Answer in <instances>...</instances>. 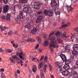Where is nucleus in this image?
I'll return each mask as SVG.
<instances>
[{
  "label": "nucleus",
  "mask_w": 78,
  "mask_h": 78,
  "mask_svg": "<svg viewBox=\"0 0 78 78\" xmlns=\"http://www.w3.org/2000/svg\"><path fill=\"white\" fill-rule=\"evenodd\" d=\"M70 58L72 60H74V57L73 55H71L70 57Z\"/></svg>",
  "instance_id": "obj_45"
},
{
  "label": "nucleus",
  "mask_w": 78,
  "mask_h": 78,
  "mask_svg": "<svg viewBox=\"0 0 78 78\" xmlns=\"http://www.w3.org/2000/svg\"><path fill=\"white\" fill-rule=\"evenodd\" d=\"M47 67V65H45L44 69V71L45 73H46V72Z\"/></svg>",
  "instance_id": "obj_35"
},
{
  "label": "nucleus",
  "mask_w": 78,
  "mask_h": 78,
  "mask_svg": "<svg viewBox=\"0 0 78 78\" xmlns=\"http://www.w3.org/2000/svg\"><path fill=\"white\" fill-rule=\"evenodd\" d=\"M11 42L12 44V45L14 47H15L16 45H15V44L14 43V41H11Z\"/></svg>",
  "instance_id": "obj_41"
},
{
  "label": "nucleus",
  "mask_w": 78,
  "mask_h": 78,
  "mask_svg": "<svg viewBox=\"0 0 78 78\" xmlns=\"http://www.w3.org/2000/svg\"><path fill=\"white\" fill-rule=\"evenodd\" d=\"M75 30L78 32V27H77L75 29Z\"/></svg>",
  "instance_id": "obj_58"
},
{
  "label": "nucleus",
  "mask_w": 78,
  "mask_h": 78,
  "mask_svg": "<svg viewBox=\"0 0 78 78\" xmlns=\"http://www.w3.org/2000/svg\"><path fill=\"white\" fill-rule=\"evenodd\" d=\"M5 51H6V52H8L9 53H11V52L12 51L10 49H9V50L6 49L5 50Z\"/></svg>",
  "instance_id": "obj_38"
},
{
  "label": "nucleus",
  "mask_w": 78,
  "mask_h": 78,
  "mask_svg": "<svg viewBox=\"0 0 78 78\" xmlns=\"http://www.w3.org/2000/svg\"><path fill=\"white\" fill-rule=\"evenodd\" d=\"M48 57L47 55H45L44 59V62H41L38 65V69H40L41 68L43 67L45 65V63H47L48 61Z\"/></svg>",
  "instance_id": "obj_2"
},
{
  "label": "nucleus",
  "mask_w": 78,
  "mask_h": 78,
  "mask_svg": "<svg viewBox=\"0 0 78 78\" xmlns=\"http://www.w3.org/2000/svg\"><path fill=\"white\" fill-rule=\"evenodd\" d=\"M36 40L34 39H31V41L34 42Z\"/></svg>",
  "instance_id": "obj_63"
},
{
  "label": "nucleus",
  "mask_w": 78,
  "mask_h": 78,
  "mask_svg": "<svg viewBox=\"0 0 78 78\" xmlns=\"http://www.w3.org/2000/svg\"><path fill=\"white\" fill-rule=\"evenodd\" d=\"M16 72L18 74H20V70L19 69L17 70H16Z\"/></svg>",
  "instance_id": "obj_52"
},
{
  "label": "nucleus",
  "mask_w": 78,
  "mask_h": 78,
  "mask_svg": "<svg viewBox=\"0 0 78 78\" xmlns=\"http://www.w3.org/2000/svg\"><path fill=\"white\" fill-rule=\"evenodd\" d=\"M63 68L64 69L68 71V70L70 69V66H69V64H66L64 65Z\"/></svg>",
  "instance_id": "obj_9"
},
{
  "label": "nucleus",
  "mask_w": 78,
  "mask_h": 78,
  "mask_svg": "<svg viewBox=\"0 0 78 78\" xmlns=\"http://www.w3.org/2000/svg\"><path fill=\"white\" fill-rule=\"evenodd\" d=\"M57 42L59 43H62V41L60 39L57 38Z\"/></svg>",
  "instance_id": "obj_31"
},
{
  "label": "nucleus",
  "mask_w": 78,
  "mask_h": 78,
  "mask_svg": "<svg viewBox=\"0 0 78 78\" xmlns=\"http://www.w3.org/2000/svg\"><path fill=\"white\" fill-rule=\"evenodd\" d=\"M71 73L72 76H75L76 75H77V73L76 71H74L73 70L71 71Z\"/></svg>",
  "instance_id": "obj_18"
},
{
  "label": "nucleus",
  "mask_w": 78,
  "mask_h": 78,
  "mask_svg": "<svg viewBox=\"0 0 78 78\" xmlns=\"http://www.w3.org/2000/svg\"><path fill=\"white\" fill-rule=\"evenodd\" d=\"M10 61L12 63H15V61L14 60V59L12 58H10Z\"/></svg>",
  "instance_id": "obj_33"
},
{
  "label": "nucleus",
  "mask_w": 78,
  "mask_h": 78,
  "mask_svg": "<svg viewBox=\"0 0 78 78\" xmlns=\"http://www.w3.org/2000/svg\"><path fill=\"white\" fill-rule=\"evenodd\" d=\"M73 48V50H76H76H78V45L75 44Z\"/></svg>",
  "instance_id": "obj_20"
},
{
  "label": "nucleus",
  "mask_w": 78,
  "mask_h": 78,
  "mask_svg": "<svg viewBox=\"0 0 78 78\" xmlns=\"http://www.w3.org/2000/svg\"><path fill=\"white\" fill-rule=\"evenodd\" d=\"M37 68L36 67V65H34L33 66V72L34 73H35L36 71L37 70Z\"/></svg>",
  "instance_id": "obj_24"
},
{
  "label": "nucleus",
  "mask_w": 78,
  "mask_h": 78,
  "mask_svg": "<svg viewBox=\"0 0 78 78\" xmlns=\"http://www.w3.org/2000/svg\"><path fill=\"white\" fill-rule=\"evenodd\" d=\"M44 18V16L43 15H40L37 18V20H36V22L37 23H40L42 20Z\"/></svg>",
  "instance_id": "obj_6"
},
{
  "label": "nucleus",
  "mask_w": 78,
  "mask_h": 78,
  "mask_svg": "<svg viewBox=\"0 0 78 78\" xmlns=\"http://www.w3.org/2000/svg\"><path fill=\"white\" fill-rule=\"evenodd\" d=\"M55 35L57 36H59V37H60V32L59 31H57L56 33L55 34Z\"/></svg>",
  "instance_id": "obj_34"
},
{
  "label": "nucleus",
  "mask_w": 78,
  "mask_h": 78,
  "mask_svg": "<svg viewBox=\"0 0 78 78\" xmlns=\"http://www.w3.org/2000/svg\"><path fill=\"white\" fill-rule=\"evenodd\" d=\"M22 55H23V53L22 52L20 53L19 57H20V56H21Z\"/></svg>",
  "instance_id": "obj_57"
},
{
  "label": "nucleus",
  "mask_w": 78,
  "mask_h": 78,
  "mask_svg": "<svg viewBox=\"0 0 78 78\" xmlns=\"http://www.w3.org/2000/svg\"><path fill=\"white\" fill-rule=\"evenodd\" d=\"M68 46H66V48L65 49V51H66L67 50H69V49L68 48Z\"/></svg>",
  "instance_id": "obj_48"
},
{
  "label": "nucleus",
  "mask_w": 78,
  "mask_h": 78,
  "mask_svg": "<svg viewBox=\"0 0 78 78\" xmlns=\"http://www.w3.org/2000/svg\"><path fill=\"white\" fill-rule=\"evenodd\" d=\"M10 7L8 5H6L4 7L3 12L5 13L8 12L9 10Z\"/></svg>",
  "instance_id": "obj_5"
},
{
  "label": "nucleus",
  "mask_w": 78,
  "mask_h": 78,
  "mask_svg": "<svg viewBox=\"0 0 78 78\" xmlns=\"http://www.w3.org/2000/svg\"><path fill=\"white\" fill-rule=\"evenodd\" d=\"M43 12L42 10H40L37 12V13L38 15L41 14Z\"/></svg>",
  "instance_id": "obj_40"
},
{
  "label": "nucleus",
  "mask_w": 78,
  "mask_h": 78,
  "mask_svg": "<svg viewBox=\"0 0 78 78\" xmlns=\"http://www.w3.org/2000/svg\"><path fill=\"white\" fill-rule=\"evenodd\" d=\"M72 53L73 55H76L78 54V52L76 51H73L72 52Z\"/></svg>",
  "instance_id": "obj_32"
},
{
  "label": "nucleus",
  "mask_w": 78,
  "mask_h": 78,
  "mask_svg": "<svg viewBox=\"0 0 78 78\" xmlns=\"http://www.w3.org/2000/svg\"><path fill=\"white\" fill-rule=\"evenodd\" d=\"M23 11H20L19 12V14L20 15V19H22L23 18Z\"/></svg>",
  "instance_id": "obj_15"
},
{
  "label": "nucleus",
  "mask_w": 78,
  "mask_h": 78,
  "mask_svg": "<svg viewBox=\"0 0 78 78\" xmlns=\"http://www.w3.org/2000/svg\"><path fill=\"white\" fill-rule=\"evenodd\" d=\"M63 59L64 60H63ZM63 59H62V61L64 62H66V61H67V59L66 58H63Z\"/></svg>",
  "instance_id": "obj_49"
},
{
  "label": "nucleus",
  "mask_w": 78,
  "mask_h": 78,
  "mask_svg": "<svg viewBox=\"0 0 78 78\" xmlns=\"http://www.w3.org/2000/svg\"><path fill=\"white\" fill-rule=\"evenodd\" d=\"M20 2L23 4H26L27 2V0H19Z\"/></svg>",
  "instance_id": "obj_16"
},
{
  "label": "nucleus",
  "mask_w": 78,
  "mask_h": 78,
  "mask_svg": "<svg viewBox=\"0 0 78 78\" xmlns=\"http://www.w3.org/2000/svg\"><path fill=\"white\" fill-rule=\"evenodd\" d=\"M67 10L68 12H69L70 11H72L73 9V8L72 7L71 5L67 6Z\"/></svg>",
  "instance_id": "obj_10"
},
{
  "label": "nucleus",
  "mask_w": 78,
  "mask_h": 78,
  "mask_svg": "<svg viewBox=\"0 0 78 78\" xmlns=\"http://www.w3.org/2000/svg\"><path fill=\"white\" fill-rule=\"evenodd\" d=\"M15 58H16V61L19 60V58H18V57L16 55H15Z\"/></svg>",
  "instance_id": "obj_54"
},
{
  "label": "nucleus",
  "mask_w": 78,
  "mask_h": 78,
  "mask_svg": "<svg viewBox=\"0 0 78 78\" xmlns=\"http://www.w3.org/2000/svg\"><path fill=\"white\" fill-rule=\"evenodd\" d=\"M62 75L64 76H68L70 74V72L68 70H66L63 71L62 73Z\"/></svg>",
  "instance_id": "obj_8"
},
{
  "label": "nucleus",
  "mask_w": 78,
  "mask_h": 78,
  "mask_svg": "<svg viewBox=\"0 0 78 78\" xmlns=\"http://www.w3.org/2000/svg\"><path fill=\"white\" fill-rule=\"evenodd\" d=\"M37 40L39 41L40 43H41L42 42L41 41V38L39 36H37Z\"/></svg>",
  "instance_id": "obj_27"
},
{
  "label": "nucleus",
  "mask_w": 78,
  "mask_h": 78,
  "mask_svg": "<svg viewBox=\"0 0 78 78\" xmlns=\"http://www.w3.org/2000/svg\"><path fill=\"white\" fill-rule=\"evenodd\" d=\"M12 31H10L9 32V33H8V34L9 35H12Z\"/></svg>",
  "instance_id": "obj_50"
},
{
  "label": "nucleus",
  "mask_w": 78,
  "mask_h": 78,
  "mask_svg": "<svg viewBox=\"0 0 78 78\" xmlns=\"http://www.w3.org/2000/svg\"><path fill=\"white\" fill-rule=\"evenodd\" d=\"M42 4V3H40L39 2H34V6L36 9L39 10L40 8V6Z\"/></svg>",
  "instance_id": "obj_3"
},
{
  "label": "nucleus",
  "mask_w": 78,
  "mask_h": 78,
  "mask_svg": "<svg viewBox=\"0 0 78 78\" xmlns=\"http://www.w3.org/2000/svg\"><path fill=\"white\" fill-rule=\"evenodd\" d=\"M54 34L55 32H51L49 36V38H50V40H51V42L52 43L51 44H56L57 42L56 41L54 40L55 37L51 36Z\"/></svg>",
  "instance_id": "obj_1"
},
{
  "label": "nucleus",
  "mask_w": 78,
  "mask_h": 78,
  "mask_svg": "<svg viewBox=\"0 0 78 78\" xmlns=\"http://www.w3.org/2000/svg\"><path fill=\"white\" fill-rule=\"evenodd\" d=\"M11 14L9 13L7 14L6 16V20L7 21H9L10 20L11 18Z\"/></svg>",
  "instance_id": "obj_17"
},
{
  "label": "nucleus",
  "mask_w": 78,
  "mask_h": 78,
  "mask_svg": "<svg viewBox=\"0 0 78 78\" xmlns=\"http://www.w3.org/2000/svg\"><path fill=\"white\" fill-rule=\"evenodd\" d=\"M54 15V13L53 11L51 9H50L49 10V13L48 14V15L49 16L51 17L53 16Z\"/></svg>",
  "instance_id": "obj_12"
},
{
  "label": "nucleus",
  "mask_w": 78,
  "mask_h": 78,
  "mask_svg": "<svg viewBox=\"0 0 78 78\" xmlns=\"http://www.w3.org/2000/svg\"><path fill=\"white\" fill-rule=\"evenodd\" d=\"M2 7H0V14L1 13V12L2 11Z\"/></svg>",
  "instance_id": "obj_59"
},
{
  "label": "nucleus",
  "mask_w": 78,
  "mask_h": 78,
  "mask_svg": "<svg viewBox=\"0 0 78 78\" xmlns=\"http://www.w3.org/2000/svg\"><path fill=\"white\" fill-rule=\"evenodd\" d=\"M25 13L26 14L28 13V14H30L31 13V10H28L27 11L25 12Z\"/></svg>",
  "instance_id": "obj_36"
},
{
  "label": "nucleus",
  "mask_w": 78,
  "mask_h": 78,
  "mask_svg": "<svg viewBox=\"0 0 78 78\" xmlns=\"http://www.w3.org/2000/svg\"><path fill=\"white\" fill-rule=\"evenodd\" d=\"M16 21L17 23H20V20H19V19H17L16 20Z\"/></svg>",
  "instance_id": "obj_46"
},
{
  "label": "nucleus",
  "mask_w": 78,
  "mask_h": 78,
  "mask_svg": "<svg viewBox=\"0 0 78 78\" xmlns=\"http://www.w3.org/2000/svg\"><path fill=\"white\" fill-rule=\"evenodd\" d=\"M44 56L42 55L41 57V58L40 60V61L41 62L42 60L44 59Z\"/></svg>",
  "instance_id": "obj_43"
},
{
  "label": "nucleus",
  "mask_w": 78,
  "mask_h": 78,
  "mask_svg": "<svg viewBox=\"0 0 78 78\" xmlns=\"http://www.w3.org/2000/svg\"><path fill=\"white\" fill-rule=\"evenodd\" d=\"M58 9H55V12L56 14L59 15L60 14V12L59 11H58Z\"/></svg>",
  "instance_id": "obj_22"
},
{
  "label": "nucleus",
  "mask_w": 78,
  "mask_h": 78,
  "mask_svg": "<svg viewBox=\"0 0 78 78\" xmlns=\"http://www.w3.org/2000/svg\"><path fill=\"white\" fill-rule=\"evenodd\" d=\"M51 6H52V7L54 8L55 7L58 5V4L55 0H52L51 1Z\"/></svg>",
  "instance_id": "obj_7"
},
{
  "label": "nucleus",
  "mask_w": 78,
  "mask_h": 78,
  "mask_svg": "<svg viewBox=\"0 0 78 78\" xmlns=\"http://www.w3.org/2000/svg\"><path fill=\"white\" fill-rule=\"evenodd\" d=\"M38 30V28L37 27L34 28L33 30L31 31V33L32 34H35L37 32V31Z\"/></svg>",
  "instance_id": "obj_14"
},
{
  "label": "nucleus",
  "mask_w": 78,
  "mask_h": 78,
  "mask_svg": "<svg viewBox=\"0 0 78 78\" xmlns=\"http://www.w3.org/2000/svg\"><path fill=\"white\" fill-rule=\"evenodd\" d=\"M29 8L28 7H24L23 9V11H25V12H27L29 10Z\"/></svg>",
  "instance_id": "obj_26"
},
{
  "label": "nucleus",
  "mask_w": 78,
  "mask_h": 78,
  "mask_svg": "<svg viewBox=\"0 0 78 78\" xmlns=\"http://www.w3.org/2000/svg\"><path fill=\"white\" fill-rule=\"evenodd\" d=\"M65 22H66L65 21H63L62 22V25H64V24H65Z\"/></svg>",
  "instance_id": "obj_56"
},
{
  "label": "nucleus",
  "mask_w": 78,
  "mask_h": 78,
  "mask_svg": "<svg viewBox=\"0 0 78 78\" xmlns=\"http://www.w3.org/2000/svg\"><path fill=\"white\" fill-rule=\"evenodd\" d=\"M44 13L46 15V16H48V13H49V10L48 11L47 9H45L44 10Z\"/></svg>",
  "instance_id": "obj_21"
},
{
  "label": "nucleus",
  "mask_w": 78,
  "mask_h": 78,
  "mask_svg": "<svg viewBox=\"0 0 78 78\" xmlns=\"http://www.w3.org/2000/svg\"><path fill=\"white\" fill-rule=\"evenodd\" d=\"M71 62V61L70 59L68 60V61L67 60L66 63V64H69Z\"/></svg>",
  "instance_id": "obj_30"
},
{
  "label": "nucleus",
  "mask_w": 78,
  "mask_h": 78,
  "mask_svg": "<svg viewBox=\"0 0 78 78\" xmlns=\"http://www.w3.org/2000/svg\"><path fill=\"white\" fill-rule=\"evenodd\" d=\"M48 43L46 41H45L43 43V45L44 46H48Z\"/></svg>",
  "instance_id": "obj_28"
},
{
  "label": "nucleus",
  "mask_w": 78,
  "mask_h": 78,
  "mask_svg": "<svg viewBox=\"0 0 78 78\" xmlns=\"http://www.w3.org/2000/svg\"><path fill=\"white\" fill-rule=\"evenodd\" d=\"M20 57L21 59L23 60H24V58L23 57V56H20Z\"/></svg>",
  "instance_id": "obj_60"
},
{
  "label": "nucleus",
  "mask_w": 78,
  "mask_h": 78,
  "mask_svg": "<svg viewBox=\"0 0 78 78\" xmlns=\"http://www.w3.org/2000/svg\"><path fill=\"white\" fill-rule=\"evenodd\" d=\"M38 51H39V52H41V51H42V50L41 49H39L38 50Z\"/></svg>",
  "instance_id": "obj_61"
},
{
  "label": "nucleus",
  "mask_w": 78,
  "mask_h": 78,
  "mask_svg": "<svg viewBox=\"0 0 78 78\" xmlns=\"http://www.w3.org/2000/svg\"><path fill=\"white\" fill-rule=\"evenodd\" d=\"M49 47L51 48L50 49H51V53H52L53 52V50L52 48L53 47V48H58V46L57 45L55 44H51L50 45H49Z\"/></svg>",
  "instance_id": "obj_4"
},
{
  "label": "nucleus",
  "mask_w": 78,
  "mask_h": 78,
  "mask_svg": "<svg viewBox=\"0 0 78 78\" xmlns=\"http://www.w3.org/2000/svg\"><path fill=\"white\" fill-rule=\"evenodd\" d=\"M47 35L46 34H45L43 36V37L44 38H46L47 37Z\"/></svg>",
  "instance_id": "obj_64"
},
{
  "label": "nucleus",
  "mask_w": 78,
  "mask_h": 78,
  "mask_svg": "<svg viewBox=\"0 0 78 78\" xmlns=\"http://www.w3.org/2000/svg\"><path fill=\"white\" fill-rule=\"evenodd\" d=\"M39 47V44H37V45L35 47L36 49H38V48Z\"/></svg>",
  "instance_id": "obj_53"
},
{
  "label": "nucleus",
  "mask_w": 78,
  "mask_h": 78,
  "mask_svg": "<svg viewBox=\"0 0 78 78\" xmlns=\"http://www.w3.org/2000/svg\"><path fill=\"white\" fill-rule=\"evenodd\" d=\"M63 69V68L62 67V66H59L57 69V70L58 72L57 73L58 74L60 73V71H62Z\"/></svg>",
  "instance_id": "obj_13"
},
{
  "label": "nucleus",
  "mask_w": 78,
  "mask_h": 78,
  "mask_svg": "<svg viewBox=\"0 0 78 78\" xmlns=\"http://www.w3.org/2000/svg\"><path fill=\"white\" fill-rule=\"evenodd\" d=\"M40 74L42 78H45L44 72H43V70L41 69Z\"/></svg>",
  "instance_id": "obj_19"
},
{
  "label": "nucleus",
  "mask_w": 78,
  "mask_h": 78,
  "mask_svg": "<svg viewBox=\"0 0 78 78\" xmlns=\"http://www.w3.org/2000/svg\"><path fill=\"white\" fill-rule=\"evenodd\" d=\"M0 28L2 31H5L7 29V27L1 26L0 27Z\"/></svg>",
  "instance_id": "obj_25"
},
{
  "label": "nucleus",
  "mask_w": 78,
  "mask_h": 78,
  "mask_svg": "<svg viewBox=\"0 0 78 78\" xmlns=\"http://www.w3.org/2000/svg\"><path fill=\"white\" fill-rule=\"evenodd\" d=\"M31 38H29L28 39H27V42H29L30 41H31Z\"/></svg>",
  "instance_id": "obj_51"
},
{
  "label": "nucleus",
  "mask_w": 78,
  "mask_h": 78,
  "mask_svg": "<svg viewBox=\"0 0 78 78\" xmlns=\"http://www.w3.org/2000/svg\"><path fill=\"white\" fill-rule=\"evenodd\" d=\"M31 26L30 23H28L27 25L25 26V27L27 28H30Z\"/></svg>",
  "instance_id": "obj_29"
},
{
  "label": "nucleus",
  "mask_w": 78,
  "mask_h": 78,
  "mask_svg": "<svg viewBox=\"0 0 78 78\" xmlns=\"http://www.w3.org/2000/svg\"><path fill=\"white\" fill-rule=\"evenodd\" d=\"M78 69V66H75L74 67L72 68V69Z\"/></svg>",
  "instance_id": "obj_55"
},
{
  "label": "nucleus",
  "mask_w": 78,
  "mask_h": 78,
  "mask_svg": "<svg viewBox=\"0 0 78 78\" xmlns=\"http://www.w3.org/2000/svg\"><path fill=\"white\" fill-rule=\"evenodd\" d=\"M2 78H5V74L4 73H2L1 74Z\"/></svg>",
  "instance_id": "obj_39"
},
{
  "label": "nucleus",
  "mask_w": 78,
  "mask_h": 78,
  "mask_svg": "<svg viewBox=\"0 0 78 78\" xmlns=\"http://www.w3.org/2000/svg\"><path fill=\"white\" fill-rule=\"evenodd\" d=\"M0 52H2V53H4V51L1 48H0Z\"/></svg>",
  "instance_id": "obj_44"
},
{
  "label": "nucleus",
  "mask_w": 78,
  "mask_h": 78,
  "mask_svg": "<svg viewBox=\"0 0 78 78\" xmlns=\"http://www.w3.org/2000/svg\"><path fill=\"white\" fill-rule=\"evenodd\" d=\"M12 10L14 11H16V6H14L12 8Z\"/></svg>",
  "instance_id": "obj_47"
},
{
  "label": "nucleus",
  "mask_w": 78,
  "mask_h": 78,
  "mask_svg": "<svg viewBox=\"0 0 78 78\" xmlns=\"http://www.w3.org/2000/svg\"><path fill=\"white\" fill-rule=\"evenodd\" d=\"M60 57L62 59H63V60H64V58H66L65 55L62 54H61L60 55Z\"/></svg>",
  "instance_id": "obj_23"
},
{
  "label": "nucleus",
  "mask_w": 78,
  "mask_h": 78,
  "mask_svg": "<svg viewBox=\"0 0 78 78\" xmlns=\"http://www.w3.org/2000/svg\"><path fill=\"white\" fill-rule=\"evenodd\" d=\"M55 65L56 67H58L60 66L58 62H55Z\"/></svg>",
  "instance_id": "obj_37"
},
{
  "label": "nucleus",
  "mask_w": 78,
  "mask_h": 78,
  "mask_svg": "<svg viewBox=\"0 0 78 78\" xmlns=\"http://www.w3.org/2000/svg\"><path fill=\"white\" fill-rule=\"evenodd\" d=\"M63 36H65L66 35V32H65L63 33Z\"/></svg>",
  "instance_id": "obj_62"
},
{
  "label": "nucleus",
  "mask_w": 78,
  "mask_h": 78,
  "mask_svg": "<svg viewBox=\"0 0 78 78\" xmlns=\"http://www.w3.org/2000/svg\"><path fill=\"white\" fill-rule=\"evenodd\" d=\"M70 25V23H68L65 25H62L61 27H59V28L61 29H62L63 28H65L66 27L69 26Z\"/></svg>",
  "instance_id": "obj_11"
},
{
  "label": "nucleus",
  "mask_w": 78,
  "mask_h": 78,
  "mask_svg": "<svg viewBox=\"0 0 78 78\" xmlns=\"http://www.w3.org/2000/svg\"><path fill=\"white\" fill-rule=\"evenodd\" d=\"M3 1L5 4H6L8 2V0H3Z\"/></svg>",
  "instance_id": "obj_42"
}]
</instances>
